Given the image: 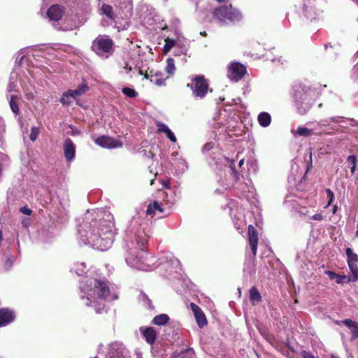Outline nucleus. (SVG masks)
Returning a JSON list of instances; mask_svg holds the SVG:
<instances>
[{
    "mask_svg": "<svg viewBox=\"0 0 358 358\" xmlns=\"http://www.w3.org/2000/svg\"><path fill=\"white\" fill-rule=\"evenodd\" d=\"M80 299L87 306L93 307L95 312L101 314L105 310L109 287L103 281L96 279L87 280L80 287Z\"/></svg>",
    "mask_w": 358,
    "mask_h": 358,
    "instance_id": "obj_1",
    "label": "nucleus"
},
{
    "mask_svg": "<svg viewBox=\"0 0 358 358\" xmlns=\"http://www.w3.org/2000/svg\"><path fill=\"white\" fill-rule=\"evenodd\" d=\"M82 237H85L86 243L93 248L101 251L106 250L113 243L111 223L106 220H100L99 223L94 222V225Z\"/></svg>",
    "mask_w": 358,
    "mask_h": 358,
    "instance_id": "obj_2",
    "label": "nucleus"
},
{
    "mask_svg": "<svg viewBox=\"0 0 358 358\" xmlns=\"http://www.w3.org/2000/svg\"><path fill=\"white\" fill-rule=\"evenodd\" d=\"M91 50L101 59H108L115 51L114 41L107 35H99L92 42Z\"/></svg>",
    "mask_w": 358,
    "mask_h": 358,
    "instance_id": "obj_3",
    "label": "nucleus"
},
{
    "mask_svg": "<svg viewBox=\"0 0 358 358\" xmlns=\"http://www.w3.org/2000/svg\"><path fill=\"white\" fill-rule=\"evenodd\" d=\"M213 17L221 23L238 22L241 20V13L234 8L231 5L220 6L215 8L213 12Z\"/></svg>",
    "mask_w": 358,
    "mask_h": 358,
    "instance_id": "obj_4",
    "label": "nucleus"
},
{
    "mask_svg": "<svg viewBox=\"0 0 358 358\" xmlns=\"http://www.w3.org/2000/svg\"><path fill=\"white\" fill-rule=\"evenodd\" d=\"M187 86L191 88L194 96L200 99L206 95L209 88L208 80L201 75L196 76L192 79V83H188Z\"/></svg>",
    "mask_w": 358,
    "mask_h": 358,
    "instance_id": "obj_5",
    "label": "nucleus"
},
{
    "mask_svg": "<svg viewBox=\"0 0 358 358\" xmlns=\"http://www.w3.org/2000/svg\"><path fill=\"white\" fill-rule=\"evenodd\" d=\"M246 73V68L239 62L232 63L229 69V78L235 81L241 80Z\"/></svg>",
    "mask_w": 358,
    "mask_h": 358,
    "instance_id": "obj_6",
    "label": "nucleus"
},
{
    "mask_svg": "<svg viewBox=\"0 0 358 358\" xmlns=\"http://www.w3.org/2000/svg\"><path fill=\"white\" fill-rule=\"evenodd\" d=\"M95 143L105 148H115L122 147V144L119 141L108 136H101L95 140Z\"/></svg>",
    "mask_w": 358,
    "mask_h": 358,
    "instance_id": "obj_7",
    "label": "nucleus"
},
{
    "mask_svg": "<svg viewBox=\"0 0 358 358\" xmlns=\"http://www.w3.org/2000/svg\"><path fill=\"white\" fill-rule=\"evenodd\" d=\"M248 242L250 245L252 252L254 257L257 255V245L259 241L258 231L252 225L249 224L248 227Z\"/></svg>",
    "mask_w": 358,
    "mask_h": 358,
    "instance_id": "obj_8",
    "label": "nucleus"
},
{
    "mask_svg": "<svg viewBox=\"0 0 358 358\" xmlns=\"http://www.w3.org/2000/svg\"><path fill=\"white\" fill-rule=\"evenodd\" d=\"M63 150L65 159L71 162L75 158L76 155V145L73 141L67 138L65 139L63 145Z\"/></svg>",
    "mask_w": 358,
    "mask_h": 358,
    "instance_id": "obj_9",
    "label": "nucleus"
},
{
    "mask_svg": "<svg viewBox=\"0 0 358 358\" xmlns=\"http://www.w3.org/2000/svg\"><path fill=\"white\" fill-rule=\"evenodd\" d=\"M15 318V315L13 310L8 308L0 309V327L9 324L14 321Z\"/></svg>",
    "mask_w": 358,
    "mask_h": 358,
    "instance_id": "obj_10",
    "label": "nucleus"
},
{
    "mask_svg": "<svg viewBox=\"0 0 358 358\" xmlns=\"http://www.w3.org/2000/svg\"><path fill=\"white\" fill-rule=\"evenodd\" d=\"M190 306L192 310L194 315L196 323L200 328H203L204 326L207 324V319L206 317L205 314L200 308L199 306H197L194 303H191Z\"/></svg>",
    "mask_w": 358,
    "mask_h": 358,
    "instance_id": "obj_11",
    "label": "nucleus"
},
{
    "mask_svg": "<svg viewBox=\"0 0 358 358\" xmlns=\"http://www.w3.org/2000/svg\"><path fill=\"white\" fill-rule=\"evenodd\" d=\"M62 8L57 4L51 6L47 11V15L49 19L56 22L59 21L62 18Z\"/></svg>",
    "mask_w": 358,
    "mask_h": 358,
    "instance_id": "obj_12",
    "label": "nucleus"
},
{
    "mask_svg": "<svg viewBox=\"0 0 358 358\" xmlns=\"http://www.w3.org/2000/svg\"><path fill=\"white\" fill-rule=\"evenodd\" d=\"M140 331L142 332L143 336L148 343L150 345L155 343L157 339V331L153 327H145L143 329V328H140Z\"/></svg>",
    "mask_w": 358,
    "mask_h": 358,
    "instance_id": "obj_13",
    "label": "nucleus"
},
{
    "mask_svg": "<svg viewBox=\"0 0 358 358\" xmlns=\"http://www.w3.org/2000/svg\"><path fill=\"white\" fill-rule=\"evenodd\" d=\"M144 259L145 257L143 256H134V255L131 254L128 257H127V262L129 264H130L131 266H134L138 269H145L144 266Z\"/></svg>",
    "mask_w": 358,
    "mask_h": 358,
    "instance_id": "obj_14",
    "label": "nucleus"
},
{
    "mask_svg": "<svg viewBox=\"0 0 358 358\" xmlns=\"http://www.w3.org/2000/svg\"><path fill=\"white\" fill-rule=\"evenodd\" d=\"M150 82L159 87L166 85V80L169 78H164L163 73L159 71L153 73L152 70L150 71Z\"/></svg>",
    "mask_w": 358,
    "mask_h": 358,
    "instance_id": "obj_15",
    "label": "nucleus"
},
{
    "mask_svg": "<svg viewBox=\"0 0 358 358\" xmlns=\"http://www.w3.org/2000/svg\"><path fill=\"white\" fill-rule=\"evenodd\" d=\"M149 236L144 231H139L136 236V243L139 249L142 252H145L148 248V241Z\"/></svg>",
    "mask_w": 358,
    "mask_h": 358,
    "instance_id": "obj_16",
    "label": "nucleus"
},
{
    "mask_svg": "<svg viewBox=\"0 0 358 358\" xmlns=\"http://www.w3.org/2000/svg\"><path fill=\"white\" fill-rule=\"evenodd\" d=\"M342 322L348 327L351 331L352 338H358V322L350 319H345Z\"/></svg>",
    "mask_w": 358,
    "mask_h": 358,
    "instance_id": "obj_17",
    "label": "nucleus"
},
{
    "mask_svg": "<svg viewBox=\"0 0 358 358\" xmlns=\"http://www.w3.org/2000/svg\"><path fill=\"white\" fill-rule=\"evenodd\" d=\"M100 12L101 15H106L109 20L114 21L116 19V15L110 5L103 3L101 6Z\"/></svg>",
    "mask_w": 358,
    "mask_h": 358,
    "instance_id": "obj_18",
    "label": "nucleus"
},
{
    "mask_svg": "<svg viewBox=\"0 0 358 358\" xmlns=\"http://www.w3.org/2000/svg\"><path fill=\"white\" fill-rule=\"evenodd\" d=\"M162 203L158 201H154L152 203H150L146 210V214L150 215H154L156 211L160 213L164 212V208L162 207Z\"/></svg>",
    "mask_w": 358,
    "mask_h": 358,
    "instance_id": "obj_19",
    "label": "nucleus"
},
{
    "mask_svg": "<svg viewBox=\"0 0 358 358\" xmlns=\"http://www.w3.org/2000/svg\"><path fill=\"white\" fill-rule=\"evenodd\" d=\"M257 120L262 127H266L271 124V117L269 113L262 112L259 114Z\"/></svg>",
    "mask_w": 358,
    "mask_h": 358,
    "instance_id": "obj_20",
    "label": "nucleus"
},
{
    "mask_svg": "<svg viewBox=\"0 0 358 358\" xmlns=\"http://www.w3.org/2000/svg\"><path fill=\"white\" fill-rule=\"evenodd\" d=\"M262 295L259 293L258 289L253 286L250 289V300L252 304L255 303H259L262 301Z\"/></svg>",
    "mask_w": 358,
    "mask_h": 358,
    "instance_id": "obj_21",
    "label": "nucleus"
},
{
    "mask_svg": "<svg viewBox=\"0 0 358 358\" xmlns=\"http://www.w3.org/2000/svg\"><path fill=\"white\" fill-rule=\"evenodd\" d=\"M169 320L170 318L169 315L163 313L155 316L152 319V323L155 325L162 326L165 325L169 321Z\"/></svg>",
    "mask_w": 358,
    "mask_h": 358,
    "instance_id": "obj_22",
    "label": "nucleus"
},
{
    "mask_svg": "<svg viewBox=\"0 0 358 358\" xmlns=\"http://www.w3.org/2000/svg\"><path fill=\"white\" fill-rule=\"evenodd\" d=\"M164 42L165 44L163 48V52L164 54H167L174 46L177 45L176 40L169 37L164 40Z\"/></svg>",
    "mask_w": 358,
    "mask_h": 358,
    "instance_id": "obj_23",
    "label": "nucleus"
},
{
    "mask_svg": "<svg viewBox=\"0 0 358 358\" xmlns=\"http://www.w3.org/2000/svg\"><path fill=\"white\" fill-rule=\"evenodd\" d=\"M292 133L304 137H308L314 134L312 129L301 126L298 127L296 131H292Z\"/></svg>",
    "mask_w": 358,
    "mask_h": 358,
    "instance_id": "obj_24",
    "label": "nucleus"
},
{
    "mask_svg": "<svg viewBox=\"0 0 358 358\" xmlns=\"http://www.w3.org/2000/svg\"><path fill=\"white\" fill-rule=\"evenodd\" d=\"M345 253L347 256L348 263H357L358 262V255L355 253L350 248L345 249Z\"/></svg>",
    "mask_w": 358,
    "mask_h": 358,
    "instance_id": "obj_25",
    "label": "nucleus"
},
{
    "mask_svg": "<svg viewBox=\"0 0 358 358\" xmlns=\"http://www.w3.org/2000/svg\"><path fill=\"white\" fill-rule=\"evenodd\" d=\"M166 71L169 75H173L176 71L175 62L171 57H169L166 59Z\"/></svg>",
    "mask_w": 358,
    "mask_h": 358,
    "instance_id": "obj_26",
    "label": "nucleus"
},
{
    "mask_svg": "<svg viewBox=\"0 0 358 358\" xmlns=\"http://www.w3.org/2000/svg\"><path fill=\"white\" fill-rule=\"evenodd\" d=\"M122 92L129 98H136L138 95L134 89L128 87L122 88Z\"/></svg>",
    "mask_w": 358,
    "mask_h": 358,
    "instance_id": "obj_27",
    "label": "nucleus"
},
{
    "mask_svg": "<svg viewBox=\"0 0 358 358\" xmlns=\"http://www.w3.org/2000/svg\"><path fill=\"white\" fill-rule=\"evenodd\" d=\"M349 268L352 273L353 280L357 281L358 280V266L357 263H348Z\"/></svg>",
    "mask_w": 358,
    "mask_h": 358,
    "instance_id": "obj_28",
    "label": "nucleus"
},
{
    "mask_svg": "<svg viewBox=\"0 0 358 358\" xmlns=\"http://www.w3.org/2000/svg\"><path fill=\"white\" fill-rule=\"evenodd\" d=\"M10 106L15 114H18L20 109L15 96H12L10 100Z\"/></svg>",
    "mask_w": 358,
    "mask_h": 358,
    "instance_id": "obj_29",
    "label": "nucleus"
},
{
    "mask_svg": "<svg viewBox=\"0 0 358 358\" xmlns=\"http://www.w3.org/2000/svg\"><path fill=\"white\" fill-rule=\"evenodd\" d=\"M82 94L78 88H76L74 90H69L68 91L64 92V96L67 97H71L73 99H76V97L80 96Z\"/></svg>",
    "mask_w": 358,
    "mask_h": 358,
    "instance_id": "obj_30",
    "label": "nucleus"
},
{
    "mask_svg": "<svg viewBox=\"0 0 358 358\" xmlns=\"http://www.w3.org/2000/svg\"><path fill=\"white\" fill-rule=\"evenodd\" d=\"M82 94L78 88H76L74 90H69L68 91L64 92V96L67 97H71L73 99H76V97L80 96Z\"/></svg>",
    "mask_w": 358,
    "mask_h": 358,
    "instance_id": "obj_31",
    "label": "nucleus"
},
{
    "mask_svg": "<svg viewBox=\"0 0 358 358\" xmlns=\"http://www.w3.org/2000/svg\"><path fill=\"white\" fill-rule=\"evenodd\" d=\"M230 168L231 170V174L234 177V179L236 182L238 181L241 178L240 173L235 169L234 162L232 161L230 164Z\"/></svg>",
    "mask_w": 358,
    "mask_h": 358,
    "instance_id": "obj_32",
    "label": "nucleus"
},
{
    "mask_svg": "<svg viewBox=\"0 0 358 358\" xmlns=\"http://www.w3.org/2000/svg\"><path fill=\"white\" fill-rule=\"evenodd\" d=\"M6 126L4 122L2 120H0V148H2L3 146V134L6 131Z\"/></svg>",
    "mask_w": 358,
    "mask_h": 358,
    "instance_id": "obj_33",
    "label": "nucleus"
},
{
    "mask_svg": "<svg viewBox=\"0 0 358 358\" xmlns=\"http://www.w3.org/2000/svg\"><path fill=\"white\" fill-rule=\"evenodd\" d=\"M39 129L38 127H31V134L29 135V138L31 141H35L39 134Z\"/></svg>",
    "mask_w": 358,
    "mask_h": 358,
    "instance_id": "obj_34",
    "label": "nucleus"
},
{
    "mask_svg": "<svg viewBox=\"0 0 358 358\" xmlns=\"http://www.w3.org/2000/svg\"><path fill=\"white\" fill-rule=\"evenodd\" d=\"M182 355L181 358H192L194 352L192 348H187L181 352Z\"/></svg>",
    "mask_w": 358,
    "mask_h": 358,
    "instance_id": "obj_35",
    "label": "nucleus"
},
{
    "mask_svg": "<svg viewBox=\"0 0 358 358\" xmlns=\"http://www.w3.org/2000/svg\"><path fill=\"white\" fill-rule=\"evenodd\" d=\"M326 193L327 198L329 199L328 203L327 205V207L329 206L333 203L334 200V193L330 189H327Z\"/></svg>",
    "mask_w": 358,
    "mask_h": 358,
    "instance_id": "obj_36",
    "label": "nucleus"
},
{
    "mask_svg": "<svg viewBox=\"0 0 358 358\" xmlns=\"http://www.w3.org/2000/svg\"><path fill=\"white\" fill-rule=\"evenodd\" d=\"M157 126L159 127L158 132L166 134V132H168L169 130H170V129L165 124L159 123L157 124Z\"/></svg>",
    "mask_w": 358,
    "mask_h": 358,
    "instance_id": "obj_37",
    "label": "nucleus"
},
{
    "mask_svg": "<svg viewBox=\"0 0 358 358\" xmlns=\"http://www.w3.org/2000/svg\"><path fill=\"white\" fill-rule=\"evenodd\" d=\"M70 98L71 97H67V96H64V92L62 94V96L60 99V102L63 105H69L71 103Z\"/></svg>",
    "mask_w": 358,
    "mask_h": 358,
    "instance_id": "obj_38",
    "label": "nucleus"
},
{
    "mask_svg": "<svg viewBox=\"0 0 358 358\" xmlns=\"http://www.w3.org/2000/svg\"><path fill=\"white\" fill-rule=\"evenodd\" d=\"M77 88L79 90L82 94H85L89 90L87 85L85 83L79 85Z\"/></svg>",
    "mask_w": 358,
    "mask_h": 358,
    "instance_id": "obj_39",
    "label": "nucleus"
},
{
    "mask_svg": "<svg viewBox=\"0 0 358 358\" xmlns=\"http://www.w3.org/2000/svg\"><path fill=\"white\" fill-rule=\"evenodd\" d=\"M20 212L24 215H30L32 213V210L25 206L20 208Z\"/></svg>",
    "mask_w": 358,
    "mask_h": 358,
    "instance_id": "obj_40",
    "label": "nucleus"
},
{
    "mask_svg": "<svg viewBox=\"0 0 358 358\" xmlns=\"http://www.w3.org/2000/svg\"><path fill=\"white\" fill-rule=\"evenodd\" d=\"M347 162L351 165L357 164V157L355 155H350L347 159Z\"/></svg>",
    "mask_w": 358,
    "mask_h": 358,
    "instance_id": "obj_41",
    "label": "nucleus"
},
{
    "mask_svg": "<svg viewBox=\"0 0 358 358\" xmlns=\"http://www.w3.org/2000/svg\"><path fill=\"white\" fill-rule=\"evenodd\" d=\"M167 138L173 143L176 142V138L174 135V134L170 130L168 131V132L166 133Z\"/></svg>",
    "mask_w": 358,
    "mask_h": 358,
    "instance_id": "obj_42",
    "label": "nucleus"
},
{
    "mask_svg": "<svg viewBox=\"0 0 358 358\" xmlns=\"http://www.w3.org/2000/svg\"><path fill=\"white\" fill-rule=\"evenodd\" d=\"M113 1H115L117 3H118L121 8H122V6H121L122 4L127 3L128 5H130L129 0H113Z\"/></svg>",
    "mask_w": 358,
    "mask_h": 358,
    "instance_id": "obj_43",
    "label": "nucleus"
},
{
    "mask_svg": "<svg viewBox=\"0 0 358 358\" xmlns=\"http://www.w3.org/2000/svg\"><path fill=\"white\" fill-rule=\"evenodd\" d=\"M312 219L315 220L321 221L324 219V216L321 213H317L312 216Z\"/></svg>",
    "mask_w": 358,
    "mask_h": 358,
    "instance_id": "obj_44",
    "label": "nucleus"
},
{
    "mask_svg": "<svg viewBox=\"0 0 358 358\" xmlns=\"http://www.w3.org/2000/svg\"><path fill=\"white\" fill-rule=\"evenodd\" d=\"M329 276L331 277V279H333L334 277H337V278H345V276H341L336 273H335L334 272H332V271H329L328 272Z\"/></svg>",
    "mask_w": 358,
    "mask_h": 358,
    "instance_id": "obj_45",
    "label": "nucleus"
},
{
    "mask_svg": "<svg viewBox=\"0 0 358 358\" xmlns=\"http://www.w3.org/2000/svg\"><path fill=\"white\" fill-rule=\"evenodd\" d=\"M147 303H148V308L150 310H154L155 309V306H153L151 300L148 298H147Z\"/></svg>",
    "mask_w": 358,
    "mask_h": 358,
    "instance_id": "obj_46",
    "label": "nucleus"
},
{
    "mask_svg": "<svg viewBox=\"0 0 358 358\" xmlns=\"http://www.w3.org/2000/svg\"><path fill=\"white\" fill-rule=\"evenodd\" d=\"M330 124V122L329 120H321L320 122H319V124H321L322 126H327L328 124Z\"/></svg>",
    "mask_w": 358,
    "mask_h": 358,
    "instance_id": "obj_47",
    "label": "nucleus"
},
{
    "mask_svg": "<svg viewBox=\"0 0 358 358\" xmlns=\"http://www.w3.org/2000/svg\"><path fill=\"white\" fill-rule=\"evenodd\" d=\"M138 74L139 75H143L144 76V78H145V79H148L149 76H150V74H148L147 73H143L142 70H139L138 71Z\"/></svg>",
    "mask_w": 358,
    "mask_h": 358,
    "instance_id": "obj_48",
    "label": "nucleus"
},
{
    "mask_svg": "<svg viewBox=\"0 0 358 358\" xmlns=\"http://www.w3.org/2000/svg\"><path fill=\"white\" fill-rule=\"evenodd\" d=\"M355 170H356V165L351 166L350 172L352 174H353L355 173Z\"/></svg>",
    "mask_w": 358,
    "mask_h": 358,
    "instance_id": "obj_49",
    "label": "nucleus"
},
{
    "mask_svg": "<svg viewBox=\"0 0 358 358\" xmlns=\"http://www.w3.org/2000/svg\"><path fill=\"white\" fill-rule=\"evenodd\" d=\"M3 231L2 229L0 228V245L1 244V242L3 241Z\"/></svg>",
    "mask_w": 358,
    "mask_h": 358,
    "instance_id": "obj_50",
    "label": "nucleus"
},
{
    "mask_svg": "<svg viewBox=\"0 0 358 358\" xmlns=\"http://www.w3.org/2000/svg\"><path fill=\"white\" fill-rule=\"evenodd\" d=\"M329 122H338V120H337V117H331L329 119Z\"/></svg>",
    "mask_w": 358,
    "mask_h": 358,
    "instance_id": "obj_51",
    "label": "nucleus"
},
{
    "mask_svg": "<svg viewBox=\"0 0 358 358\" xmlns=\"http://www.w3.org/2000/svg\"><path fill=\"white\" fill-rule=\"evenodd\" d=\"M244 164V159H241L238 162V166L241 167L243 164Z\"/></svg>",
    "mask_w": 358,
    "mask_h": 358,
    "instance_id": "obj_52",
    "label": "nucleus"
},
{
    "mask_svg": "<svg viewBox=\"0 0 358 358\" xmlns=\"http://www.w3.org/2000/svg\"><path fill=\"white\" fill-rule=\"evenodd\" d=\"M337 209H338L337 206H336H336H334L333 207V209H332V213H333L334 214H335V213H336V211H337Z\"/></svg>",
    "mask_w": 358,
    "mask_h": 358,
    "instance_id": "obj_53",
    "label": "nucleus"
},
{
    "mask_svg": "<svg viewBox=\"0 0 358 358\" xmlns=\"http://www.w3.org/2000/svg\"><path fill=\"white\" fill-rule=\"evenodd\" d=\"M124 69H127L129 71H131L132 69L131 66H129L128 64H126V66L124 67Z\"/></svg>",
    "mask_w": 358,
    "mask_h": 358,
    "instance_id": "obj_54",
    "label": "nucleus"
},
{
    "mask_svg": "<svg viewBox=\"0 0 358 358\" xmlns=\"http://www.w3.org/2000/svg\"><path fill=\"white\" fill-rule=\"evenodd\" d=\"M6 263L8 264L9 266H10L12 264V262L10 259H7Z\"/></svg>",
    "mask_w": 358,
    "mask_h": 358,
    "instance_id": "obj_55",
    "label": "nucleus"
},
{
    "mask_svg": "<svg viewBox=\"0 0 358 358\" xmlns=\"http://www.w3.org/2000/svg\"><path fill=\"white\" fill-rule=\"evenodd\" d=\"M201 35L203 36H206L207 34H206V31H203V32H201Z\"/></svg>",
    "mask_w": 358,
    "mask_h": 358,
    "instance_id": "obj_56",
    "label": "nucleus"
},
{
    "mask_svg": "<svg viewBox=\"0 0 358 358\" xmlns=\"http://www.w3.org/2000/svg\"><path fill=\"white\" fill-rule=\"evenodd\" d=\"M331 358H339V357L336 355H331Z\"/></svg>",
    "mask_w": 358,
    "mask_h": 358,
    "instance_id": "obj_57",
    "label": "nucleus"
},
{
    "mask_svg": "<svg viewBox=\"0 0 358 358\" xmlns=\"http://www.w3.org/2000/svg\"><path fill=\"white\" fill-rule=\"evenodd\" d=\"M153 182H154V180H151V182H150V184H151V185H152V184H153Z\"/></svg>",
    "mask_w": 358,
    "mask_h": 358,
    "instance_id": "obj_58",
    "label": "nucleus"
},
{
    "mask_svg": "<svg viewBox=\"0 0 358 358\" xmlns=\"http://www.w3.org/2000/svg\"><path fill=\"white\" fill-rule=\"evenodd\" d=\"M164 186H165L166 188H169V186H167L166 183L164 184Z\"/></svg>",
    "mask_w": 358,
    "mask_h": 358,
    "instance_id": "obj_59",
    "label": "nucleus"
},
{
    "mask_svg": "<svg viewBox=\"0 0 358 358\" xmlns=\"http://www.w3.org/2000/svg\"><path fill=\"white\" fill-rule=\"evenodd\" d=\"M308 8L307 6H306V7H305V6H304V7H303V9H304V10H306V8Z\"/></svg>",
    "mask_w": 358,
    "mask_h": 358,
    "instance_id": "obj_60",
    "label": "nucleus"
},
{
    "mask_svg": "<svg viewBox=\"0 0 358 358\" xmlns=\"http://www.w3.org/2000/svg\"><path fill=\"white\" fill-rule=\"evenodd\" d=\"M357 21H358V17H357Z\"/></svg>",
    "mask_w": 358,
    "mask_h": 358,
    "instance_id": "obj_61",
    "label": "nucleus"
}]
</instances>
